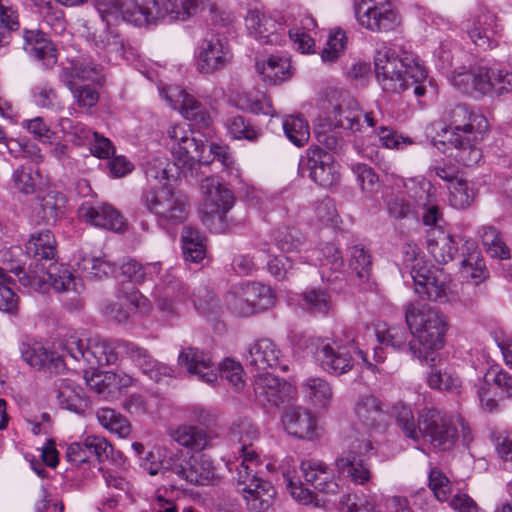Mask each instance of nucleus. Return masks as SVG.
<instances>
[{
  "label": "nucleus",
  "instance_id": "nucleus-1",
  "mask_svg": "<svg viewBox=\"0 0 512 512\" xmlns=\"http://www.w3.org/2000/svg\"><path fill=\"white\" fill-rule=\"evenodd\" d=\"M446 124H434L435 144L454 148V157L465 166L480 162L482 151L477 144L488 131V122L483 115L471 111L466 105H456L445 112Z\"/></svg>",
  "mask_w": 512,
  "mask_h": 512
},
{
  "label": "nucleus",
  "instance_id": "nucleus-2",
  "mask_svg": "<svg viewBox=\"0 0 512 512\" xmlns=\"http://www.w3.org/2000/svg\"><path fill=\"white\" fill-rule=\"evenodd\" d=\"M120 355L130 359L143 374L155 382H160L166 377H175V369L172 366L155 360L147 349L133 342L100 336L87 339V364L92 367L116 364Z\"/></svg>",
  "mask_w": 512,
  "mask_h": 512
},
{
  "label": "nucleus",
  "instance_id": "nucleus-3",
  "mask_svg": "<svg viewBox=\"0 0 512 512\" xmlns=\"http://www.w3.org/2000/svg\"><path fill=\"white\" fill-rule=\"evenodd\" d=\"M375 75L384 92L397 94L414 86V94L422 97L427 71L419 60L410 54L398 57L395 51L383 46L374 57Z\"/></svg>",
  "mask_w": 512,
  "mask_h": 512
},
{
  "label": "nucleus",
  "instance_id": "nucleus-4",
  "mask_svg": "<svg viewBox=\"0 0 512 512\" xmlns=\"http://www.w3.org/2000/svg\"><path fill=\"white\" fill-rule=\"evenodd\" d=\"M405 321L413 336L408 349L421 361L432 364L434 352L443 347L447 330L445 316L425 304L409 303L405 306Z\"/></svg>",
  "mask_w": 512,
  "mask_h": 512
},
{
  "label": "nucleus",
  "instance_id": "nucleus-5",
  "mask_svg": "<svg viewBox=\"0 0 512 512\" xmlns=\"http://www.w3.org/2000/svg\"><path fill=\"white\" fill-rule=\"evenodd\" d=\"M307 350L319 366L331 375L340 376L352 369V352H357L368 368L373 367V364L368 361L367 354L356 346L352 330L347 333L345 339L339 336L332 339L312 338Z\"/></svg>",
  "mask_w": 512,
  "mask_h": 512
},
{
  "label": "nucleus",
  "instance_id": "nucleus-6",
  "mask_svg": "<svg viewBox=\"0 0 512 512\" xmlns=\"http://www.w3.org/2000/svg\"><path fill=\"white\" fill-rule=\"evenodd\" d=\"M421 437L427 439L433 449L452 450L461 435L462 442L468 446L472 440V431L464 418H450L434 408H425L419 414Z\"/></svg>",
  "mask_w": 512,
  "mask_h": 512
},
{
  "label": "nucleus",
  "instance_id": "nucleus-7",
  "mask_svg": "<svg viewBox=\"0 0 512 512\" xmlns=\"http://www.w3.org/2000/svg\"><path fill=\"white\" fill-rule=\"evenodd\" d=\"M94 7L102 22L117 24L120 21L137 27L156 24L165 18L159 0H94Z\"/></svg>",
  "mask_w": 512,
  "mask_h": 512
},
{
  "label": "nucleus",
  "instance_id": "nucleus-8",
  "mask_svg": "<svg viewBox=\"0 0 512 512\" xmlns=\"http://www.w3.org/2000/svg\"><path fill=\"white\" fill-rule=\"evenodd\" d=\"M140 201L162 227L180 225L189 215L187 196L169 187L147 188L142 192Z\"/></svg>",
  "mask_w": 512,
  "mask_h": 512
},
{
  "label": "nucleus",
  "instance_id": "nucleus-9",
  "mask_svg": "<svg viewBox=\"0 0 512 512\" xmlns=\"http://www.w3.org/2000/svg\"><path fill=\"white\" fill-rule=\"evenodd\" d=\"M405 262L410 266L414 291L422 299L446 302L450 299L451 280L442 270L432 272L417 246L408 245Z\"/></svg>",
  "mask_w": 512,
  "mask_h": 512
},
{
  "label": "nucleus",
  "instance_id": "nucleus-10",
  "mask_svg": "<svg viewBox=\"0 0 512 512\" xmlns=\"http://www.w3.org/2000/svg\"><path fill=\"white\" fill-rule=\"evenodd\" d=\"M452 84L464 93L500 96L512 92V73L486 66L474 67L469 71H456L451 77Z\"/></svg>",
  "mask_w": 512,
  "mask_h": 512
},
{
  "label": "nucleus",
  "instance_id": "nucleus-11",
  "mask_svg": "<svg viewBox=\"0 0 512 512\" xmlns=\"http://www.w3.org/2000/svg\"><path fill=\"white\" fill-rule=\"evenodd\" d=\"M225 303L233 314L248 317L274 306L275 295L270 287L261 283H245L232 287Z\"/></svg>",
  "mask_w": 512,
  "mask_h": 512
},
{
  "label": "nucleus",
  "instance_id": "nucleus-12",
  "mask_svg": "<svg viewBox=\"0 0 512 512\" xmlns=\"http://www.w3.org/2000/svg\"><path fill=\"white\" fill-rule=\"evenodd\" d=\"M202 202L200 216L202 222L209 228L215 227V222L224 224L226 214L234 205V195L230 189L217 177H207L200 184Z\"/></svg>",
  "mask_w": 512,
  "mask_h": 512
},
{
  "label": "nucleus",
  "instance_id": "nucleus-13",
  "mask_svg": "<svg viewBox=\"0 0 512 512\" xmlns=\"http://www.w3.org/2000/svg\"><path fill=\"white\" fill-rule=\"evenodd\" d=\"M261 463L248 460L247 465L237 466V481L242 486L241 493L248 510L263 512L269 509L275 500L274 486L257 476Z\"/></svg>",
  "mask_w": 512,
  "mask_h": 512
},
{
  "label": "nucleus",
  "instance_id": "nucleus-14",
  "mask_svg": "<svg viewBox=\"0 0 512 512\" xmlns=\"http://www.w3.org/2000/svg\"><path fill=\"white\" fill-rule=\"evenodd\" d=\"M166 467L167 471L190 485H208L214 477L212 461L205 455L184 458L180 454L174 453Z\"/></svg>",
  "mask_w": 512,
  "mask_h": 512
},
{
  "label": "nucleus",
  "instance_id": "nucleus-15",
  "mask_svg": "<svg viewBox=\"0 0 512 512\" xmlns=\"http://www.w3.org/2000/svg\"><path fill=\"white\" fill-rule=\"evenodd\" d=\"M232 58L228 39L218 33L211 34L199 46L198 70L203 74H213L226 68Z\"/></svg>",
  "mask_w": 512,
  "mask_h": 512
},
{
  "label": "nucleus",
  "instance_id": "nucleus-16",
  "mask_svg": "<svg viewBox=\"0 0 512 512\" xmlns=\"http://www.w3.org/2000/svg\"><path fill=\"white\" fill-rule=\"evenodd\" d=\"M167 133L172 141L171 151L176 165L191 169L196 162L203 161L205 145L197 141L184 125H173Z\"/></svg>",
  "mask_w": 512,
  "mask_h": 512
},
{
  "label": "nucleus",
  "instance_id": "nucleus-17",
  "mask_svg": "<svg viewBox=\"0 0 512 512\" xmlns=\"http://www.w3.org/2000/svg\"><path fill=\"white\" fill-rule=\"evenodd\" d=\"M328 117L325 121L352 132L359 131L361 112L357 101L347 91H335L329 99Z\"/></svg>",
  "mask_w": 512,
  "mask_h": 512
},
{
  "label": "nucleus",
  "instance_id": "nucleus-18",
  "mask_svg": "<svg viewBox=\"0 0 512 512\" xmlns=\"http://www.w3.org/2000/svg\"><path fill=\"white\" fill-rule=\"evenodd\" d=\"M178 366L185 369L190 376L199 381L213 385L218 380V364L207 352L194 347L182 348L178 359Z\"/></svg>",
  "mask_w": 512,
  "mask_h": 512
},
{
  "label": "nucleus",
  "instance_id": "nucleus-19",
  "mask_svg": "<svg viewBox=\"0 0 512 512\" xmlns=\"http://www.w3.org/2000/svg\"><path fill=\"white\" fill-rule=\"evenodd\" d=\"M245 360L249 367L259 372L277 368L287 370V366L283 364L282 351L269 338H260L249 344Z\"/></svg>",
  "mask_w": 512,
  "mask_h": 512
},
{
  "label": "nucleus",
  "instance_id": "nucleus-20",
  "mask_svg": "<svg viewBox=\"0 0 512 512\" xmlns=\"http://www.w3.org/2000/svg\"><path fill=\"white\" fill-rule=\"evenodd\" d=\"M464 29L471 41L482 50L498 46L499 25L492 13H482L473 19L467 20Z\"/></svg>",
  "mask_w": 512,
  "mask_h": 512
},
{
  "label": "nucleus",
  "instance_id": "nucleus-21",
  "mask_svg": "<svg viewBox=\"0 0 512 512\" xmlns=\"http://www.w3.org/2000/svg\"><path fill=\"white\" fill-rule=\"evenodd\" d=\"M301 169H308L310 178L323 187L334 185L339 175L332 164V156L319 147L309 148L306 160L300 163Z\"/></svg>",
  "mask_w": 512,
  "mask_h": 512
},
{
  "label": "nucleus",
  "instance_id": "nucleus-22",
  "mask_svg": "<svg viewBox=\"0 0 512 512\" xmlns=\"http://www.w3.org/2000/svg\"><path fill=\"white\" fill-rule=\"evenodd\" d=\"M245 23L249 33L260 43L281 44L284 40L286 31L283 24L256 9L248 11Z\"/></svg>",
  "mask_w": 512,
  "mask_h": 512
},
{
  "label": "nucleus",
  "instance_id": "nucleus-23",
  "mask_svg": "<svg viewBox=\"0 0 512 512\" xmlns=\"http://www.w3.org/2000/svg\"><path fill=\"white\" fill-rule=\"evenodd\" d=\"M259 429L247 417L234 420L229 428V437L240 444V459L238 466L247 465L248 460L260 463L259 456L253 448V443L259 439Z\"/></svg>",
  "mask_w": 512,
  "mask_h": 512
},
{
  "label": "nucleus",
  "instance_id": "nucleus-24",
  "mask_svg": "<svg viewBox=\"0 0 512 512\" xmlns=\"http://www.w3.org/2000/svg\"><path fill=\"white\" fill-rule=\"evenodd\" d=\"M300 470L305 483L315 491L326 495H336L339 492L334 473L324 462L314 459L304 460L301 462Z\"/></svg>",
  "mask_w": 512,
  "mask_h": 512
},
{
  "label": "nucleus",
  "instance_id": "nucleus-25",
  "mask_svg": "<svg viewBox=\"0 0 512 512\" xmlns=\"http://www.w3.org/2000/svg\"><path fill=\"white\" fill-rule=\"evenodd\" d=\"M79 216L93 226L121 232L125 226L123 216L111 205H92L84 202L78 209Z\"/></svg>",
  "mask_w": 512,
  "mask_h": 512
},
{
  "label": "nucleus",
  "instance_id": "nucleus-26",
  "mask_svg": "<svg viewBox=\"0 0 512 512\" xmlns=\"http://www.w3.org/2000/svg\"><path fill=\"white\" fill-rule=\"evenodd\" d=\"M22 359L31 367L50 372L60 373L65 369L63 356H55V352L48 351L41 343H22L20 346Z\"/></svg>",
  "mask_w": 512,
  "mask_h": 512
},
{
  "label": "nucleus",
  "instance_id": "nucleus-27",
  "mask_svg": "<svg viewBox=\"0 0 512 512\" xmlns=\"http://www.w3.org/2000/svg\"><path fill=\"white\" fill-rule=\"evenodd\" d=\"M284 429L297 438H312L317 428L316 417L302 407H289L282 416Z\"/></svg>",
  "mask_w": 512,
  "mask_h": 512
},
{
  "label": "nucleus",
  "instance_id": "nucleus-28",
  "mask_svg": "<svg viewBox=\"0 0 512 512\" xmlns=\"http://www.w3.org/2000/svg\"><path fill=\"white\" fill-rule=\"evenodd\" d=\"M427 249L437 263L446 264L457 254L458 244L443 227L435 226L427 232Z\"/></svg>",
  "mask_w": 512,
  "mask_h": 512
},
{
  "label": "nucleus",
  "instance_id": "nucleus-29",
  "mask_svg": "<svg viewBox=\"0 0 512 512\" xmlns=\"http://www.w3.org/2000/svg\"><path fill=\"white\" fill-rule=\"evenodd\" d=\"M56 399L63 409L82 413L89 404L83 388L69 379H60L56 384Z\"/></svg>",
  "mask_w": 512,
  "mask_h": 512
},
{
  "label": "nucleus",
  "instance_id": "nucleus-30",
  "mask_svg": "<svg viewBox=\"0 0 512 512\" xmlns=\"http://www.w3.org/2000/svg\"><path fill=\"white\" fill-rule=\"evenodd\" d=\"M23 48L30 57L41 61L45 67H51L56 63L55 49L43 31H26Z\"/></svg>",
  "mask_w": 512,
  "mask_h": 512
},
{
  "label": "nucleus",
  "instance_id": "nucleus-31",
  "mask_svg": "<svg viewBox=\"0 0 512 512\" xmlns=\"http://www.w3.org/2000/svg\"><path fill=\"white\" fill-rule=\"evenodd\" d=\"M253 389L256 401L262 406H278L283 401L280 380L269 373L258 374L255 377Z\"/></svg>",
  "mask_w": 512,
  "mask_h": 512
},
{
  "label": "nucleus",
  "instance_id": "nucleus-32",
  "mask_svg": "<svg viewBox=\"0 0 512 512\" xmlns=\"http://www.w3.org/2000/svg\"><path fill=\"white\" fill-rule=\"evenodd\" d=\"M291 62L288 58L272 55L266 60L256 62V70L265 82L280 84L292 76Z\"/></svg>",
  "mask_w": 512,
  "mask_h": 512
},
{
  "label": "nucleus",
  "instance_id": "nucleus-33",
  "mask_svg": "<svg viewBox=\"0 0 512 512\" xmlns=\"http://www.w3.org/2000/svg\"><path fill=\"white\" fill-rule=\"evenodd\" d=\"M104 23L101 30H96L88 34L87 39L95 48L104 52L107 56L122 57L124 53V43L119 34L111 29L112 24Z\"/></svg>",
  "mask_w": 512,
  "mask_h": 512
},
{
  "label": "nucleus",
  "instance_id": "nucleus-34",
  "mask_svg": "<svg viewBox=\"0 0 512 512\" xmlns=\"http://www.w3.org/2000/svg\"><path fill=\"white\" fill-rule=\"evenodd\" d=\"M357 419L368 429L378 427L385 419L382 404L374 395L360 397L354 408Z\"/></svg>",
  "mask_w": 512,
  "mask_h": 512
},
{
  "label": "nucleus",
  "instance_id": "nucleus-35",
  "mask_svg": "<svg viewBox=\"0 0 512 512\" xmlns=\"http://www.w3.org/2000/svg\"><path fill=\"white\" fill-rule=\"evenodd\" d=\"M27 256L36 260H52L56 255V241L50 230H41L30 235L26 245Z\"/></svg>",
  "mask_w": 512,
  "mask_h": 512
},
{
  "label": "nucleus",
  "instance_id": "nucleus-36",
  "mask_svg": "<svg viewBox=\"0 0 512 512\" xmlns=\"http://www.w3.org/2000/svg\"><path fill=\"white\" fill-rule=\"evenodd\" d=\"M392 417L401 433L414 443H418L421 438V425L417 422L410 405L398 401L391 409Z\"/></svg>",
  "mask_w": 512,
  "mask_h": 512
},
{
  "label": "nucleus",
  "instance_id": "nucleus-37",
  "mask_svg": "<svg viewBox=\"0 0 512 512\" xmlns=\"http://www.w3.org/2000/svg\"><path fill=\"white\" fill-rule=\"evenodd\" d=\"M170 437L179 445L196 451L204 450L210 442V437L205 429L188 424L171 430Z\"/></svg>",
  "mask_w": 512,
  "mask_h": 512
},
{
  "label": "nucleus",
  "instance_id": "nucleus-38",
  "mask_svg": "<svg viewBox=\"0 0 512 512\" xmlns=\"http://www.w3.org/2000/svg\"><path fill=\"white\" fill-rule=\"evenodd\" d=\"M60 80L69 90H73L79 82L99 83L102 80V71L98 66L91 63H80L63 68L60 73Z\"/></svg>",
  "mask_w": 512,
  "mask_h": 512
},
{
  "label": "nucleus",
  "instance_id": "nucleus-39",
  "mask_svg": "<svg viewBox=\"0 0 512 512\" xmlns=\"http://www.w3.org/2000/svg\"><path fill=\"white\" fill-rule=\"evenodd\" d=\"M413 197L417 207L425 211L423 214V223L427 226H437L436 224L441 217V213L436 204L435 190L431 183H420Z\"/></svg>",
  "mask_w": 512,
  "mask_h": 512
},
{
  "label": "nucleus",
  "instance_id": "nucleus-40",
  "mask_svg": "<svg viewBox=\"0 0 512 512\" xmlns=\"http://www.w3.org/2000/svg\"><path fill=\"white\" fill-rule=\"evenodd\" d=\"M482 244L486 253L496 259L507 260L510 258V249L503 241L498 229L492 225H484L479 231Z\"/></svg>",
  "mask_w": 512,
  "mask_h": 512
},
{
  "label": "nucleus",
  "instance_id": "nucleus-41",
  "mask_svg": "<svg viewBox=\"0 0 512 512\" xmlns=\"http://www.w3.org/2000/svg\"><path fill=\"white\" fill-rule=\"evenodd\" d=\"M337 471L340 475L350 479L357 485H363L370 480L371 473L365 465L364 459L352 457H338L335 461Z\"/></svg>",
  "mask_w": 512,
  "mask_h": 512
},
{
  "label": "nucleus",
  "instance_id": "nucleus-42",
  "mask_svg": "<svg viewBox=\"0 0 512 512\" xmlns=\"http://www.w3.org/2000/svg\"><path fill=\"white\" fill-rule=\"evenodd\" d=\"M65 198L59 193H48L35 208L36 222L51 224L63 214Z\"/></svg>",
  "mask_w": 512,
  "mask_h": 512
},
{
  "label": "nucleus",
  "instance_id": "nucleus-43",
  "mask_svg": "<svg viewBox=\"0 0 512 512\" xmlns=\"http://www.w3.org/2000/svg\"><path fill=\"white\" fill-rule=\"evenodd\" d=\"M316 27V21L309 15L300 19L299 26L296 25L288 30L289 39L292 41L295 49L301 53L313 52L315 43L308 31Z\"/></svg>",
  "mask_w": 512,
  "mask_h": 512
},
{
  "label": "nucleus",
  "instance_id": "nucleus-44",
  "mask_svg": "<svg viewBox=\"0 0 512 512\" xmlns=\"http://www.w3.org/2000/svg\"><path fill=\"white\" fill-rule=\"evenodd\" d=\"M182 248L186 261L198 263L205 257L206 246L201 233L191 226H185L182 231Z\"/></svg>",
  "mask_w": 512,
  "mask_h": 512
},
{
  "label": "nucleus",
  "instance_id": "nucleus-45",
  "mask_svg": "<svg viewBox=\"0 0 512 512\" xmlns=\"http://www.w3.org/2000/svg\"><path fill=\"white\" fill-rule=\"evenodd\" d=\"M349 269L351 274L355 275L358 279V284L365 283L369 280L372 269L371 256L365 250L363 245L356 244L351 247Z\"/></svg>",
  "mask_w": 512,
  "mask_h": 512
},
{
  "label": "nucleus",
  "instance_id": "nucleus-46",
  "mask_svg": "<svg viewBox=\"0 0 512 512\" xmlns=\"http://www.w3.org/2000/svg\"><path fill=\"white\" fill-rule=\"evenodd\" d=\"M99 424L110 431L118 435L120 438H126L131 432V425L129 421L110 408H101L96 413Z\"/></svg>",
  "mask_w": 512,
  "mask_h": 512
},
{
  "label": "nucleus",
  "instance_id": "nucleus-47",
  "mask_svg": "<svg viewBox=\"0 0 512 512\" xmlns=\"http://www.w3.org/2000/svg\"><path fill=\"white\" fill-rule=\"evenodd\" d=\"M303 392L314 405L326 408L332 400V389L322 378H309L303 385Z\"/></svg>",
  "mask_w": 512,
  "mask_h": 512
},
{
  "label": "nucleus",
  "instance_id": "nucleus-48",
  "mask_svg": "<svg viewBox=\"0 0 512 512\" xmlns=\"http://www.w3.org/2000/svg\"><path fill=\"white\" fill-rule=\"evenodd\" d=\"M233 105L241 110L249 111L255 114H272V106L265 95L253 91H243L237 94L236 98L231 100Z\"/></svg>",
  "mask_w": 512,
  "mask_h": 512
},
{
  "label": "nucleus",
  "instance_id": "nucleus-49",
  "mask_svg": "<svg viewBox=\"0 0 512 512\" xmlns=\"http://www.w3.org/2000/svg\"><path fill=\"white\" fill-rule=\"evenodd\" d=\"M35 5L42 17V28L47 27L56 35H60L66 30L63 12L54 8L51 0H35Z\"/></svg>",
  "mask_w": 512,
  "mask_h": 512
},
{
  "label": "nucleus",
  "instance_id": "nucleus-50",
  "mask_svg": "<svg viewBox=\"0 0 512 512\" xmlns=\"http://www.w3.org/2000/svg\"><path fill=\"white\" fill-rule=\"evenodd\" d=\"M302 307L307 311L327 315L333 310V302L329 293L323 289H311L301 295Z\"/></svg>",
  "mask_w": 512,
  "mask_h": 512
},
{
  "label": "nucleus",
  "instance_id": "nucleus-51",
  "mask_svg": "<svg viewBox=\"0 0 512 512\" xmlns=\"http://www.w3.org/2000/svg\"><path fill=\"white\" fill-rule=\"evenodd\" d=\"M450 204L456 209L468 208L476 198L474 186L465 179L458 178L449 185Z\"/></svg>",
  "mask_w": 512,
  "mask_h": 512
},
{
  "label": "nucleus",
  "instance_id": "nucleus-52",
  "mask_svg": "<svg viewBox=\"0 0 512 512\" xmlns=\"http://www.w3.org/2000/svg\"><path fill=\"white\" fill-rule=\"evenodd\" d=\"M277 247L285 253H300L306 250L307 242L300 230L294 227L279 230L275 237Z\"/></svg>",
  "mask_w": 512,
  "mask_h": 512
},
{
  "label": "nucleus",
  "instance_id": "nucleus-53",
  "mask_svg": "<svg viewBox=\"0 0 512 512\" xmlns=\"http://www.w3.org/2000/svg\"><path fill=\"white\" fill-rule=\"evenodd\" d=\"M59 348L62 351L60 356H63L65 366L68 359L74 362L83 361L87 363V346L84 347L82 340L76 333L64 335L59 341ZM55 356H59V354L55 353Z\"/></svg>",
  "mask_w": 512,
  "mask_h": 512
},
{
  "label": "nucleus",
  "instance_id": "nucleus-54",
  "mask_svg": "<svg viewBox=\"0 0 512 512\" xmlns=\"http://www.w3.org/2000/svg\"><path fill=\"white\" fill-rule=\"evenodd\" d=\"M13 187L24 194H32L41 185L42 177L33 166H21L12 175Z\"/></svg>",
  "mask_w": 512,
  "mask_h": 512
},
{
  "label": "nucleus",
  "instance_id": "nucleus-55",
  "mask_svg": "<svg viewBox=\"0 0 512 512\" xmlns=\"http://www.w3.org/2000/svg\"><path fill=\"white\" fill-rule=\"evenodd\" d=\"M283 130L286 137L297 147L304 146L310 137L309 126L301 116H287L283 120Z\"/></svg>",
  "mask_w": 512,
  "mask_h": 512
},
{
  "label": "nucleus",
  "instance_id": "nucleus-56",
  "mask_svg": "<svg viewBox=\"0 0 512 512\" xmlns=\"http://www.w3.org/2000/svg\"><path fill=\"white\" fill-rule=\"evenodd\" d=\"M205 0H167L163 11L165 16H168L171 20L186 21L192 15L196 14L200 5Z\"/></svg>",
  "mask_w": 512,
  "mask_h": 512
},
{
  "label": "nucleus",
  "instance_id": "nucleus-57",
  "mask_svg": "<svg viewBox=\"0 0 512 512\" xmlns=\"http://www.w3.org/2000/svg\"><path fill=\"white\" fill-rule=\"evenodd\" d=\"M158 289L162 292V297L158 299V306L168 312L172 311V304L167 299L173 297L180 298L184 294V287L181 281L172 272H168L162 277L161 285Z\"/></svg>",
  "mask_w": 512,
  "mask_h": 512
},
{
  "label": "nucleus",
  "instance_id": "nucleus-58",
  "mask_svg": "<svg viewBox=\"0 0 512 512\" xmlns=\"http://www.w3.org/2000/svg\"><path fill=\"white\" fill-rule=\"evenodd\" d=\"M18 29L17 11L0 0V47L9 44L12 32Z\"/></svg>",
  "mask_w": 512,
  "mask_h": 512
},
{
  "label": "nucleus",
  "instance_id": "nucleus-59",
  "mask_svg": "<svg viewBox=\"0 0 512 512\" xmlns=\"http://www.w3.org/2000/svg\"><path fill=\"white\" fill-rule=\"evenodd\" d=\"M484 381L486 386H494L497 389L496 394L500 398L512 397V375L507 371L498 367H491L486 372Z\"/></svg>",
  "mask_w": 512,
  "mask_h": 512
},
{
  "label": "nucleus",
  "instance_id": "nucleus-60",
  "mask_svg": "<svg viewBox=\"0 0 512 512\" xmlns=\"http://www.w3.org/2000/svg\"><path fill=\"white\" fill-rule=\"evenodd\" d=\"M225 126L229 135L237 140L246 139L254 141L260 134L256 127L239 115L229 117L225 122Z\"/></svg>",
  "mask_w": 512,
  "mask_h": 512
},
{
  "label": "nucleus",
  "instance_id": "nucleus-61",
  "mask_svg": "<svg viewBox=\"0 0 512 512\" xmlns=\"http://www.w3.org/2000/svg\"><path fill=\"white\" fill-rule=\"evenodd\" d=\"M375 336L381 345L399 350L406 347L407 333L401 327H388L386 324L378 325Z\"/></svg>",
  "mask_w": 512,
  "mask_h": 512
},
{
  "label": "nucleus",
  "instance_id": "nucleus-62",
  "mask_svg": "<svg viewBox=\"0 0 512 512\" xmlns=\"http://www.w3.org/2000/svg\"><path fill=\"white\" fill-rule=\"evenodd\" d=\"M79 267L90 277L99 280L116 271L115 264L107 260L106 257H84L79 263Z\"/></svg>",
  "mask_w": 512,
  "mask_h": 512
},
{
  "label": "nucleus",
  "instance_id": "nucleus-63",
  "mask_svg": "<svg viewBox=\"0 0 512 512\" xmlns=\"http://www.w3.org/2000/svg\"><path fill=\"white\" fill-rule=\"evenodd\" d=\"M461 271L467 278H471L475 284L481 283L487 275L484 259L480 252L474 249L461 262Z\"/></svg>",
  "mask_w": 512,
  "mask_h": 512
},
{
  "label": "nucleus",
  "instance_id": "nucleus-64",
  "mask_svg": "<svg viewBox=\"0 0 512 512\" xmlns=\"http://www.w3.org/2000/svg\"><path fill=\"white\" fill-rule=\"evenodd\" d=\"M218 367V375L220 374L223 379L228 381L236 392L244 389L246 385L245 373L239 362L227 358Z\"/></svg>",
  "mask_w": 512,
  "mask_h": 512
}]
</instances>
